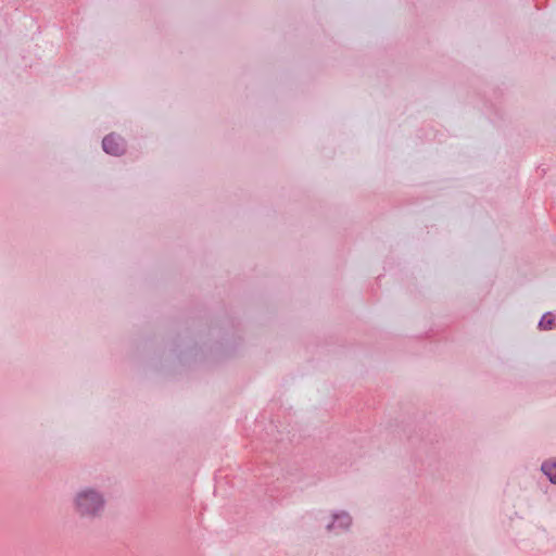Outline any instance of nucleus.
<instances>
[{
    "label": "nucleus",
    "mask_w": 556,
    "mask_h": 556,
    "mask_svg": "<svg viewBox=\"0 0 556 556\" xmlns=\"http://www.w3.org/2000/svg\"><path fill=\"white\" fill-rule=\"evenodd\" d=\"M106 507L105 494L96 486H81L71 497V508L81 520L101 518Z\"/></svg>",
    "instance_id": "nucleus-1"
},
{
    "label": "nucleus",
    "mask_w": 556,
    "mask_h": 556,
    "mask_svg": "<svg viewBox=\"0 0 556 556\" xmlns=\"http://www.w3.org/2000/svg\"><path fill=\"white\" fill-rule=\"evenodd\" d=\"M103 149L106 153L119 155L124 152V142L121 138L111 135L104 138Z\"/></svg>",
    "instance_id": "nucleus-2"
},
{
    "label": "nucleus",
    "mask_w": 556,
    "mask_h": 556,
    "mask_svg": "<svg viewBox=\"0 0 556 556\" xmlns=\"http://www.w3.org/2000/svg\"><path fill=\"white\" fill-rule=\"evenodd\" d=\"M351 523L350 517L342 513L333 517V522L328 526L330 530L339 532L340 530L346 529Z\"/></svg>",
    "instance_id": "nucleus-3"
},
{
    "label": "nucleus",
    "mask_w": 556,
    "mask_h": 556,
    "mask_svg": "<svg viewBox=\"0 0 556 556\" xmlns=\"http://www.w3.org/2000/svg\"><path fill=\"white\" fill-rule=\"evenodd\" d=\"M542 470L549 478L553 483H556V460L545 463L542 466Z\"/></svg>",
    "instance_id": "nucleus-4"
},
{
    "label": "nucleus",
    "mask_w": 556,
    "mask_h": 556,
    "mask_svg": "<svg viewBox=\"0 0 556 556\" xmlns=\"http://www.w3.org/2000/svg\"><path fill=\"white\" fill-rule=\"evenodd\" d=\"M552 324H553V318L551 315H545L542 317L541 321H540V327L542 329H548L552 327Z\"/></svg>",
    "instance_id": "nucleus-5"
}]
</instances>
